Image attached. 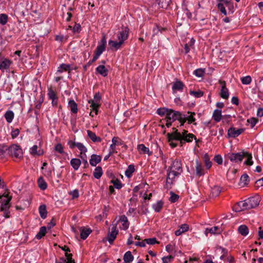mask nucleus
<instances>
[{"label": "nucleus", "mask_w": 263, "mask_h": 263, "mask_svg": "<svg viewBox=\"0 0 263 263\" xmlns=\"http://www.w3.org/2000/svg\"><path fill=\"white\" fill-rule=\"evenodd\" d=\"M166 136L170 145L172 148L177 146L178 142H179L180 146H182L185 142H192L193 139L197 142L196 137L193 134H189L185 136L181 137V133L176 130L174 134H167Z\"/></svg>", "instance_id": "1"}, {"label": "nucleus", "mask_w": 263, "mask_h": 263, "mask_svg": "<svg viewBox=\"0 0 263 263\" xmlns=\"http://www.w3.org/2000/svg\"><path fill=\"white\" fill-rule=\"evenodd\" d=\"M217 7L220 12L224 15H227V12L225 8L227 7L229 11L231 13L234 12V3L232 0H216Z\"/></svg>", "instance_id": "2"}, {"label": "nucleus", "mask_w": 263, "mask_h": 263, "mask_svg": "<svg viewBox=\"0 0 263 263\" xmlns=\"http://www.w3.org/2000/svg\"><path fill=\"white\" fill-rule=\"evenodd\" d=\"M12 158L20 159L23 157L22 149L19 145L12 144L8 146V155Z\"/></svg>", "instance_id": "3"}, {"label": "nucleus", "mask_w": 263, "mask_h": 263, "mask_svg": "<svg viewBox=\"0 0 263 263\" xmlns=\"http://www.w3.org/2000/svg\"><path fill=\"white\" fill-rule=\"evenodd\" d=\"M181 117L182 114L180 112L170 109L165 119H168L172 121L178 120L181 123Z\"/></svg>", "instance_id": "4"}, {"label": "nucleus", "mask_w": 263, "mask_h": 263, "mask_svg": "<svg viewBox=\"0 0 263 263\" xmlns=\"http://www.w3.org/2000/svg\"><path fill=\"white\" fill-rule=\"evenodd\" d=\"M244 131L245 128H241L236 129V128L234 127V125H232L231 127L228 130L227 137L228 138H235L241 135Z\"/></svg>", "instance_id": "5"}, {"label": "nucleus", "mask_w": 263, "mask_h": 263, "mask_svg": "<svg viewBox=\"0 0 263 263\" xmlns=\"http://www.w3.org/2000/svg\"><path fill=\"white\" fill-rule=\"evenodd\" d=\"M247 199L235 203L233 206V210L235 212H239L244 210H249Z\"/></svg>", "instance_id": "6"}, {"label": "nucleus", "mask_w": 263, "mask_h": 263, "mask_svg": "<svg viewBox=\"0 0 263 263\" xmlns=\"http://www.w3.org/2000/svg\"><path fill=\"white\" fill-rule=\"evenodd\" d=\"M106 45V35L105 34H103L102 37L100 42L99 43V45L97 47L95 51V53H96L98 55H100L103 53V52L105 50Z\"/></svg>", "instance_id": "7"}, {"label": "nucleus", "mask_w": 263, "mask_h": 263, "mask_svg": "<svg viewBox=\"0 0 263 263\" xmlns=\"http://www.w3.org/2000/svg\"><path fill=\"white\" fill-rule=\"evenodd\" d=\"M219 83L221 85V88L219 92V96L223 99L227 100L229 97V93L226 87V83L224 81L219 80Z\"/></svg>", "instance_id": "8"}, {"label": "nucleus", "mask_w": 263, "mask_h": 263, "mask_svg": "<svg viewBox=\"0 0 263 263\" xmlns=\"http://www.w3.org/2000/svg\"><path fill=\"white\" fill-rule=\"evenodd\" d=\"M129 29L127 27L123 26L121 30L119 31L117 35L119 41H122L123 43L126 40L128 37Z\"/></svg>", "instance_id": "9"}, {"label": "nucleus", "mask_w": 263, "mask_h": 263, "mask_svg": "<svg viewBox=\"0 0 263 263\" xmlns=\"http://www.w3.org/2000/svg\"><path fill=\"white\" fill-rule=\"evenodd\" d=\"M228 157L231 161L239 163L241 162L244 158V154H243V151L241 153H232L229 154Z\"/></svg>", "instance_id": "10"}, {"label": "nucleus", "mask_w": 263, "mask_h": 263, "mask_svg": "<svg viewBox=\"0 0 263 263\" xmlns=\"http://www.w3.org/2000/svg\"><path fill=\"white\" fill-rule=\"evenodd\" d=\"M180 174V172H177V171L175 170L170 171L169 168H168L167 170V179L166 185H167V184H172L175 177L179 176Z\"/></svg>", "instance_id": "11"}, {"label": "nucleus", "mask_w": 263, "mask_h": 263, "mask_svg": "<svg viewBox=\"0 0 263 263\" xmlns=\"http://www.w3.org/2000/svg\"><path fill=\"white\" fill-rule=\"evenodd\" d=\"M67 144L71 149H73L75 147H77L81 152H82V153H86L87 151V148L82 143H76L72 140H69Z\"/></svg>", "instance_id": "12"}, {"label": "nucleus", "mask_w": 263, "mask_h": 263, "mask_svg": "<svg viewBox=\"0 0 263 263\" xmlns=\"http://www.w3.org/2000/svg\"><path fill=\"white\" fill-rule=\"evenodd\" d=\"M118 230L117 229L116 224L113 226L111 228V231L108 233L107 237L106 239L108 241L110 244H112L115 239H116L117 235L118 234Z\"/></svg>", "instance_id": "13"}, {"label": "nucleus", "mask_w": 263, "mask_h": 263, "mask_svg": "<svg viewBox=\"0 0 263 263\" xmlns=\"http://www.w3.org/2000/svg\"><path fill=\"white\" fill-rule=\"evenodd\" d=\"M169 170H175L177 172H182V163L180 160L176 159L173 161L171 166L168 167Z\"/></svg>", "instance_id": "14"}, {"label": "nucleus", "mask_w": 263, "mask_h": 263, "mask_svg": "<svg viewBox=\"0 0 263 263\" xmlns=\"http://www.w3.org/2000/svg\"><path fill=\"white\" fill-rule=\"evenodd\" d=\"M188 114H191V115L186 116L182 114L180 126H183L186 121H187L189 124H191L195 121V118L194 117L195 115V112L189 111Z\"/></svg>", "instance_id": "15"}, {"label": "nucleus", "mask_w": 263, "mask_h": 263, "mask_svg": "<svg viewBox=\"0 0 263 263\" xmlns=\"http://www.w3.org/2000/svg\"><path fill=\"white\" fill-rule=\"evenodd\" d=\"M4 197H6L7 199H5L2 201V203L0 207L1 211H6L7 209L9 210L10 207V202L12 197L11 196H9L8 194L4 195Z\"/></svg>", "instance_id": "16"}, {"label": "nucleus", "mask_w": 263, "mask_h": 263, "mask_svg": "<svg viewBox=\"0 0 263 263\" xmlns=\"http://www.w3.org/2000/svg\"><path fill=\"white\" fill-rule=\"evenodd\" d=\"M216 248L215 252H216V255H219L218 254H222V255H220L219 257L221 259L224 260L226 259L227 256L228 255V250L226 248H222L219 246H217L215 247Z\"/></svg>", "instance_id": "17"}, {"label": "nucleus", "mask_w": 263, "mask_h": 263, "mask_svg": "<svg viewBox=\"0 0 263 263\" xmlns=\"http://www.w3.org/2000/svg\"><path fill=\"white\" fill-rule=\"evenodd\" d=\"M247 201L250 209L256 208L259 203V201L258 198L255 197H252L247 199Z\"/></svg>", "instance_id": "18"}, {"label": "nucleus", "mask_w": 263, "mask_h": 263, "mask_svg": "<svg viewBox=\"0 0 263 263\" xmlns=\"http://www.w3.org/2000/svg\"><path fill=\"white\" fill-rule=\"evenodd\" d=\"M12 63V62L10 60L4 59L3 61L0 63V69L2 71H4L5 70L9 69Z\"/></svg>", "instance_id": "19"}, {"label": "nucleus", "mask_w": 263, "mask_h": 263, "mask_svg": "<svg viewBox=\"0 0 263 263\" xmlns=\"http://www.w3.org/2000/svg\"><path fill=\"white\" fill-rule=\"evenodd\" d=\"M123 44V43L121 41L117 42L112 40H109L108 42V45L110 46L111 49L115 50H117L120 49Z\"/></svg>", "instance_id": "20"}, {"label": "nucleus", "mask_w": 263, "mask_h": 263, "mask_svg": "<svg viewBox=\"0 0 263 263\" xmlns=\"http://www.w3.org/2000/svg\"><path fill=\"white\" fill-rule=\"evenodd\" d=\"M101 160V157L99 155L93 154L91 156V158L89 160L90 164L92 166H95L97 164L100 163Z\"/></svg>", "instance_id": "21"}, {"label": "nucleus", "mask_w": 263, "mask_h": 263, "mask_svg": "<svg viewBox=\"0 0 263 263\" xmlns=\"http://www.w3.org/2000/svg\"><path fill=\"white\" fill-rule=\"evenodd\" d=\"M80 231H81V238L83 240L86 239L92 232L90 229H85L84 227H81L80 228Z\"/></svg>", "instance_id": "22"}, {"label": "nucleus", "mask_w": 263, "mask_h": 263, "mask_svg": "<svg viewBox=\"0 0 263 263\" xmlns=\"http://www.w3.org/2000/svg\"><path fill=\"white\" fill-rule=\"evenodd\" d=\"M87 136L93 142H101L102 141V139L99 137H97L96 135V134L92 132H91L90 130H88L87 131Z\"/></svg>", "instance_id": "23"}, {"label": "nucleus", "mask_w": 263, "mask_h": 263, "mask_svg": "<svg viewBox=\"0 0 263 263\" xmlns=\"http://www.w3.org/2000/svg\"><path fill=\"white\" fill-rule=\"evenodd\" d=\"M38 147L37 145H35L33 146L30 148V154L35 156H41L43 154V150L40 148L39 150H37Z\"/></svg>", "instance_id": "24"}, {"label": "nucleus", "mask_w": 263, "mask_h": 263, "mask_svg": "<svg viewBox=\"0 0 263 263\" xmlns=\"http://www.w3.org/2000/svg\"><path fill=\"white\" fill-rule=\"evenodd\" d=\"M196 175L200 177L202 175H204V169L203 166L200 162L198 160L196 161Z\"/></svg>", "instance_id": "25"}, {"label": "nucleus", "mask_w": 263, "mask_h": 263, "mask_svg": "<svg viewBox=\"0 0 263 263\" xmlns=\"http://www.w3.org/2000/svg\"><path fill=\"white\" fill-rule=\"evenodd\" d=\"M8 146L4 144H0V157L4 158L8 156Z\"/></svg>", "instance_id": "26"}, {"label": "nucleus", "mask_w": 263, "mask_h": 263, "mask_svg": "<svg viewBox=\"0 0 263 263\" xmlns=\"http://www.w3.org/2000/svg\"><path fill=\"white\" fill-rule=\"evenodd\" d=\"M138 149L140 153L147 154L148 156L152 155V152L149 151L148 147H146L143 144H140L138 145Z\"/></svg>", "instance_id": "27"}, {"label": "nucleus", "mask_w": 263, "mask_h": 263, "mask_svg": "<svg viewBox=\"0 0 263 263\" xmlns=\"http://www.w3.org/2000/svg\"><path fill=\"white\" fill-rule=\"evenodd\" d=\"M243 154H244V158L246 157L247 158V160L245 161L244 164L249 166L252 165L253 163V162L252 160V154L251 153L245 151H243Z\"/></svg>", "instance_id": "28"}, {"label": "nucleus", "mask_w": 263, "mask_h": 263, "mask_svg": "<svg viewBox=\"0 0 263 263\" xmlns=\"http://www.w3.org/2000/svg\"><path fill=\"white\" fill-rule=\"evenodd\" d=\"M68 106L70 111L73 114H76L78 112L77 104L73 100H70L68 102Z\"/></svg>", "instance_id": "29"}, {"label": "nucleus", "mask_w": 263, "mask_h": 263, "mask_svg": "<svg viewBox=\"0 0 263 263\" xmlns=\"http://www.w3.org/2000/svg\"><path fill=\"white\" fill-rule=\"evenodd\" d=\"M96 71L103 77H106L108 74V70L104 65H99L96 68Z\"/></svg>", "instance_id": "30"}, {"label": "nucleus", "mask_w": 263, "mask_h": 263, "mask_svg": "<svg viewBox=\"0 0 263 263\" xmlns=\"http://www.w3.org/2000/svg\"><path fill=\"white\" fill-rule=\"evenodd\" d=\"M189 227L186 224H182L179 229L175 231V235L176 236H179L182 233L187 231L189 230Z\"/></svg>", "instance_id": "31"}, {"label": "nucleus", "mask_w": 263, "mask_h": 263, "mask_svg": "<svg viewBox=\"0 0 263 263\" xmlns=\"http://www.w3.org/2000/svg\"><path fill=\"white\" fill-rule=\"evenodd\" d=\"M203 160L205 164V166L207 169L210 168L212 166V162L210 161V158L208 153H205L203 157Z\"/></svg>", "instance_id": "32"}, {"label": "nucleus", "mask_w": 263, "mask_h": 263, "mask_svg": "<svg viewBox=\"0 0 263 263\" xmlns=\"http://www.w3.org/2000/svg\"><path fill=\"white\" fill-rule=\"evenodd\" d=\"M238 232L241 235L245 236L249 233V229L247 226L242 224L238 227Z\"/></svg>", "instance_id": "33"}, {"label": "nucleus", "mask_w": 263, "mask_h": 263, "mask_svg": "<svg viewBox=\"0 0 263 263\" xmlns=\"http://www.w3.org/2000/svg\"><path fill=\"white\" fill-rule=\"evenodd\" d=\"M81 163L79 159L72 158L70 161V164L74 170H78Z\"/></svg>", "instance_id": "34"}, {"label": "nucleus", "mask_w": 263, "mask_h": 263, "mask_svg": "<svg viewBox=\"0 0 263 263\" xmlns=\"http://www.w3.org/2000/svg\"><path fill=\"white\" fill-rule=\"evenodd\" d=\"M119 221L122 222L123 230H126L128 228L129 224L126 216L124 215H122L120 217Z\"/></svg>", "instance_id": "35"}, {"label": "nucleus", "mask_w": 263, "mask_h": 263, "mask_svg": "<svg viewBox=\"0 0 263 263\" xmlns=\"http://www.w3.org/2000/svg\"><path fill=\"white\" fill-rule=\"evenodd\" d=\"M133 259L134 256L130 251H128L125 253L123 256L124 262L130 263L133 260Z\"/></svg>", "instance_id": "36"}, {"label": "nucleus", "mask_w": 263, "mask_h": 263, "mask_svg": "<svg viewBox=\"0 0 263 263\" xmlns=\"http://www.w3.org/2000/svg\"><path fill=\"white\" fill-rule=\"evenodd\" d=\"M184 87L183 83L180 81H177L174 83L172 89L174 91L179 90L181 91L183 89Z\"/></svg>", "instance_id": "37"}, {"label": "nucleus", "mask_w": 263, "mask_h": 263, "mask_svg": "<svg viewBox=\"0 0 263 263\" xmlns=\"http://www.w3.org/2000/svg\"><path fill=\"white\" fill-rule=\"evenodd\" d=\"M40 215L42 218L45 219L47 217L46 206L45 204L41 205L39 209Z\"/></svg>", "instance_id": "38"}, {"label": "nucleus", "mask_w": 263, "mask_h": 263, "mask_svg": "<svg viewBox=\"0 0 263 263\" xmlns=\"http://www.w3.org/2000/svg\"><path fill=\"white\" fill-rule=\"evenodd\" d=\"M103 174L102 168L101 166H97L93 172V175L97 179H100Z\"/></svg>", "instance_id": "39"}, {"label": "nucleus", "mask_w": 263, "mask_h": 263, "mask_svg": "<svg viewBox=\"0 0 263 263\" xmlns=\"http://www.w3.org/2000/svg\"><path fill=\"white\" fill-rule=\"evenodd\" d=\"M71 70V69L70 67V65L69 64H66L63 63L60 65L57 72H62L63 71H68V72H70Z\"/></svg>", "instance_id": "40"}, {"label": "nucleus", "mask_w": 263, "mask_h": 263, "mask_svg": "<svg viewBox=\"0 0 263 263\" xmlns=\"http://www.w3.org/2000/svg\"><path fill=\"white\" fill-rule=\"evenodd\" d=\"M135 171V166L133 164H130L125 171V175L127 178H130Z\"/></svg>", "instance_id": "41"}, {"label": "nucleus", "mask_w": 263, "mask_h": 263, "mask_svg": "<svg viewBox=\"0 0 263 263\" xmlns=\"http://www.w3.org/2000/svg\"><path fill=\"white\" fill-rule=\"evenodd\" d=\"M159 6L164 9H166L170 5L171 0H156Z\"/></svg>", "instance_id": "42"}, {"label": "nucleus", "mask_w": 263, "mask_h": 263, "mask_svg": "<svg viewBox=\"0 0 263 263\" xmlns=\"http://www.w3.org/2000/svg\"><path fill=\"white\" fill-rule=\"evenodd\" d=\"M88 103L90 104V107L92 110L95 111V114H98V109L100 106L99 103L95 102V101L89 100Z\"/></svg>", "instance_id": "43"}, {"label": "nucleus", "mask_w": 263, "mask_h": 263, "mask_svg": "<svg viewBox=\"0 0 263 263\" xmlns=\"http://www.w3.org/2000/svg\"><path fill=\"white\" fill-rule=\"evenodd\" d=\"M37 182H38L39 186L42 190H45V189H47V184L46 182L45 181V180H44L43 177H40L38 179Z\"/></svg>", "instance_id": "44"}, {"label": "nucleus", "mask_w": 263, "mask_h": 263, "mask_svg": "<svg viewBox=\"0 0 263 263\" xmlns=\"http://www.w3.org/2000/svg\"><path fill=\"white\" fill-rule=\"evenodd\" d=\"M4 116L7 122L10 123L14 118V113L12 111L8 110L6 111Z\"/></svg>", "instance_id": "45"}, {"label": "nucleus", "mask_w": 263, "mask_h": 263, "mask_svg": "<svg viewBox=\"0 0 263 263\" xmlns=\"http://www.w3.org/2000/svg\"><path fill=\"white\" fill-rule=\"evenodd\" d=\"M46 233V227H45V226L42 227L40 228L39 232L36 235L35 237L37 239H40L42 238L43 236H44L45 235Z\"/></svg>", "instance_id": "46"}, {"label": "nucleus", "mask_w": 263, "mask_h": 263, "mask_svg": "<svg viewBox=\"0 0 263 263\" xmlns=\"http://www.w3.org/2000/svg\"><path fill=\"white\" fill-rule=\"evenodd\" d=\"M163 205V202L161 201H158L156 204L153 205V208L156 212H159Z\"/></svg>", "instance_id": "47"}, {"label": "nucleus", "mask_w": 263, "mask_h": 263, "mask_svg": "<svg viewBox=\"0 0 263 263\" xmlns=\"http://www.w3.org/2000/svg\"><path fill=\"white\" fill-rule=\"evenodd\" d=\"M221 112V110L220 109H215V122H218L221 120L223 117Z\"/></svg>", "instance_id": "48"}, {"label": "nucleus", "mask_w": 263, "mask_h": 263, "mask_svg": "<svg viewBox=\"0 0 263 263\" xmlns=\"http://www.w3.org/2000/svg\"><path fill=\"white\" fill-rule=\"evenodd\" d=\"M231 118H232V116L230 115H224L223 116L221 120L222 121V122L223 123H226V124H228V125H231L232 126V125H233L231 123Z\"/></svg>", "instance_id": "49"}, {"label": "nucleus", "mask_w": 263, "mask_h": 263, "mask_svg": "<svg viewBox=\"0 0 263 263\" xmlns=\"http://www.w3.org/2000/svg\"><path fill=\"white\" fill-rule=\"evenodd\" d=\"M110 182L113 184L114 186L117 189H120L122 187V184L118 179H112Z\"/></svg>", "instance_id": "50"}, {"label": "nucleus", "mask_w": 263, "mask_h": 263, "mask_svg": "<svg viewBox=\"0 0 263 263\" xmlns=\"http://www.w3.org/2000/svg\"><path fill=\"white\" fill-rule=\"evenodd\" d=\"M169 109H170L165 107L160 108L157 109V113L161 116L165 115V117H166Z\"/></svg>", "instance_id": "51"}, {"label": "nucleus", "mask_w": 263, "mask_h": 263, "mask_svg": "<svg viewBox=\"0 0 263 263\" xmlns=\"http://www.w3.org/2000/svg\"><path fill=\"white\" fill-rule=\"evenodd\" d=\"M215 236L216 237V239H218L219 241L221 239L222 240L223 237L221 235H220V233L222 231V230H219L218 227L215 226Z\"/></svg>", "instance_id": "52"}, {"label": "nucleus", "mask_w": 263, "mask_h": 263, "mask_svg": "<svg viewBox=\"0 0 263 263\" xmlns=\"http://www.w3.org/2000/svg\"><path fill=\"white\" fill-rule=\"evenodd\" d=\"M252 78L250 76H247L241 78V83L244 85L250 84L251 82Z\"/></svg>", "instance_id": "53"}, {"label": "nucleus", "mask_w": 263, "mask_h": 263, "mask_svg": "<svg viewBox=\"0 0 263 263\" xmlns=\"http://www.w3.org/2000/svg\"><path fill=\"white\" fill-rule=\"evenodd\" d=\"M48 96L50 100L55 99L58 98L55 92L51 88L48 89Z\"/></svg>", "instance_id": "54"}, {"label": "nucleus", "mask_w": 263, "mask_h": 263, "mask_svg": "<svg viewBox=\"0 0 263 263\" xmlns=\"http://www.w3.org/2000/svg\"><path fill=\"white\" fill-rule=\"evenodd\" d=\"M8 16L5 14H0V24L4 25H5L8 21Z\"/></svg>", "instance_id": "55"}, {"label": "nucleus", "mask_w": 263, "mask_h": 263, "mask_svg": "<svg viewBox=\"0 0 263 263\" xmlns=\"http://www.w3.org/2000/svg\"><path fill=\"white\" fill-rule=\"evenodd\" d=\"M190 93L191 95H193L196 98L201 97L203 95V92L201 91V90H198V91L190 90Z\"/></svg>", "instance_id": "56"}, {"label": "nucleus", "mask_w": 263, "mask_h": 263, "mask_svg": "<svg viewBox=\"0 0 263 263\" xmlns=\"http://www.w3.org/2000/svg\"><path fill=\"white\" fill-rule=\"evenodd\" d=\"M178 198H179V196L178 195L175 194L173 192H171V197L169 198V200L171 202H172V203L175 202L176 201H177L178 200Z\"/></svg>", "instance_id": "57"}, {"label": "nucleus", "mask_w": 263, "mask_h": 263, "mask_svg": "<svg viewBox=\"0 0 263 263\" xmlns=\"http://www.w3.org/2000/svg\"><path fill=\"white\" fill-rule=\"evenodd\" d=\"M258 119L252 117L247 120V122L251 124V127L253 128L258 122Z\"/></svg>", "instance_id": "58"}, {"label": "nucleus", "mask_w": 263, "mask_h": 263, "mask_svg": "<svg viewBox=\"0 0 263 263\" xmlns=\"http://www.w3.org/2000/svg\"><path fill=\"white\" fill-rule=\"evenodd\" d=\"M144 241H145L146 243H147L148 245H153L156 243H159L158 241H157L156 238H151L145 239Z\"/></svg>", "instance_id": "59"}, {"label": "nucleus", "mask_w": 263, "mask_h": 263, "mask_svg": "<svg viewBox=\"0 0 263 263\" xmlns=\"http://www.w3.org/2000/svg\"><path fill=\"white\" fill-rule=\"evenodd\" d=\"M240 181L244 183L245 185H247L249 182V176L247 174H243L240 177Z\"/></svg>", "instance_id": "60"}, {"label": "nucleus", "mask_w": 263, "mask_h": 263, "mask_svg": "<svg viewBox=\"0 0 263 263\" xmlns=\"http://www.w3.org/2000/svg\"><path fill=\"white\" fill-rule=\"evenodd\" d=\"M112 142L115 144V145H121L123 144V141L121 140L118 137H114L112 139Z\"/></svg>", "instance_id": "61"}, {"label": "nucleus", "mask_w": 263, "mask_h": 263, "mask_svg": "<svg viewBox=\"0 0 263 263\" xmlns=\"http://www.w3.org/2000/svg\"><path fill=\"white\" fill-rule=\"evenodd\" d=\"M65 256L66 257V263H75L74 260L72 259V254L68 253H65Z\"/></svg>", "instance_id": "62"}, {"label": "nucleus", "mask_w": 263, "mask_h": 263, "mask_svg": "<svg viewBox=\"0 0 263 263\" xmlns=\"http://www.w3.org/2000/svg\"><path fill=\"white\" fill-rule=\"evenodd\" d=\"M55 151L59 153L60 154H63V146L61 143L57 144L54 147Z\"/></svg>", "instance_id": "63"}, {"label": "nucleus", "mask_w": 263, "mask_h": 263, "mask_svg": "<svg viewBox=\"0 0 263 263\" xmlns=\"http://www.w3.org/2000/svg\"><path fill=\"white\" fill-rule=\"evenodd\" d=\"M204 72V71L202 69L199 68L194 71V74L198 77H201L203 76Z\"/></svg>", "instance_id": "64"}]
</instances>
